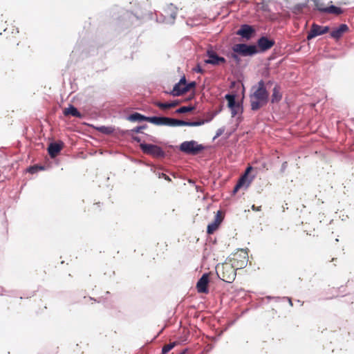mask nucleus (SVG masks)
<instances>
[{
  "label": "nucleus",
  "instance_id": "27",
  "mask_svg": "<svg viewBox=\"0 0 354 354\" xmlns=\"http://www.w3.org/2000/svg\"><path fill=\"white\" fill-rule=\"evenodd\" d=\"M176 345V342H172L168 344H165L162 349V354H166L169 351H170Z\"/></svg>",
  "mask_w": 354,
  "mask_h": 354
},
{
  "label": "nucleus",
  "instance_id": "29",
  "mask_svg": "<svg viewBox=\"0 0 354 354\" xmlns=\"http://www.w3.org/2000/svg\"><path fill=\"white\" fill-rule=\"evenodd\" d=\"M154 104L162 110L170 109L169 102L163 103L160 102H155Z\"/></svg>",
  "mask_w": 354,
  "mask_h": 354
},
{
  "label": "nucleus",
  "instance_id": "35",
  "mask_svg": "<svg viewBox=\"0 0 354 354\" xmlns=\"http://www.w3.org/2000/svg\"><path fill=\"white\" fill-rule=\"evenodd\" d=\"M194 71L198 73H203L204 70L201 67L199 64L196 66V67L194 69Z\"/></svg>",
  "mask_w": 354,
  "mask_h": 354
},
{
  "label": "nucleus",
  "instance_id": "42",
  "mask_svg": "<svg viewBox=\"0 0 354 354\" xmlns=\"http://www.w3.org/2000/svg\"><path fill=\"white\" fill-rule=\"evenodd\" d=\"M232 57H233L234 59H236L238 58L237 55H235V54H233V55H232Z\"/></svg>",
  "mask_w": 354,
  "mask_h": 354
},
{
  "label": "nucleus",
  "instance_id": "20",
  "mask_svg": "<svg viewBox=\"0 0 354 354\" xmlns=\"http://www.w3.org/2000/svg\"><path fill=\"white\" fill-rule=\"evenodd\" d=\"M282 97V95L280 92V88L278 86H275L272 91V94L271 96V102L272 104L279 102Z\"/></svg>",
  "mask_w": 354,
  "mask_h": 354
},
{
  "label": "nucleus",
  "instance_id": "14",
  "mask_svg": "<svg viewBox=\"0 0 354 354\" xmlns=\"http://www.w3.org/2000/svg\"><path fill=\"white\" fill-rule=\"evenodd\" d=\"M18 30L12 29V31L8 28L4 29L3 32L0 33V44H3L5 39H8V36L10 33H12L11 37L9 39L10 41L15 42L16 41V36L18 34Z\"/></svg>",
  "mask_w": 354,
  "mask_h": 354
},
{
  "label": "nucleus",
  "instance_id": "3",
  "mask_svg": "<svg viewBox=\"0 0 354 354\" xmlns=\"http://www.w3.org/2000/svg\"><path fill=\"white\" fill-rule=\"evenodd\" d=\"M203 149L204 147L194 140L185 141L180 145V150L187 154L196 155Z\"/></svg>",
  "mask_w": 354,
  "mask_h": 354
},
{
  "label": "nucleus",
  "instance_id": "21",
  "mask_svg": "<svg viewBox=\"0 0 354 354\" xmlns=\"http://www.w3.org/2000/svg\"><path fill=\"white\" fill-rule=\"evenodd\" d=\"M129 118L131 121H147L151 122L152 117H146L139 113H134L130 115Z\"/></svg>",
  "mask_w": 354,
  "mask_h": 354
},
{
  "label": "nucleus",
  "instance_id": "16",
  "mask_svg": "<svg viewBox=\"0 0 354 354\" xmlns=\"http://www.w3.org/2000/svg\"><path fill=\"white\" fill-rule=\"evenodd\" d=\"M178 9L173 4H169L163 10L164 17L174 20L177 15Z\"/></svg>",
  "mask_w": 354,
  "mask_h": 354
},
{
  "label": "nucleus",
  "instance_id": "39",
  "mask_svg": "<svg viewBox=\"0 0 354 354\" xmlns=\"http://www.w3.org/2000/svg\"><path fill=\"white\" fill-rule=\"evenodd\" d=\"M340 3L346 5V4L349 3V1L348 0H343L342 1L340 2Z\"/></svg>",
  "mask_w": 354,
  "mask_h": 354
},
{
  "label": "nucleus",
  "instance_id": "41",
  "mask_svg": "<svg viewBox=\"0 0 354 354\" xmlns=\"http://www.w3.org/2000/svg\"><path fill=\"white\" fill-rule=\"evenodd\" d=\"M133 139L138 142H140V139L139 138L135 137V138H133Z\"/></svg>",
  "mask_w": 354,
  "mask_h": 354
},
{
  "label": "nucleus",
  "instance_id": "24",
  "mask_svg": "<svg viewBox=\"0 0 354 354\" xmlns=\"http://www.w3.org/2000/svg\"><path fill=\"white\" fill-rule=\"evenodd\" d=\"M325 13L333 14L335 15H339L343 13V10L340 8L332 5V6L327 7V9H326V11Z\"/></svg>",
  "mask_w": 354,
  "mask_h": 354
},
{
  "label": "nucleus",
  "instance_id": "36",
  "mask_svg": "<svg viewBox=\"0 0 354 354\" xmlns=\"http://www.w3.org/2000/svg\"><path fill=\"white\" fill-rule=\"evenodd\" d=\"M169 103L170 109L176 107V106H178L179 104V102L178 101H173V102H169Z\"/></svg>",
  "mask_w": 354,
  "mask_h": 354
},
{
  "label": "nucleus",
  "instance_id": "25",
  "mask_svg": "<svg viewBox=\"0 0 354 354\" xmlns=\"http://www.w3.org/2000/svg\"><path fill=\"white\" fill-rule=\"evenodd\" d=\"M247 178H248L243 175L239 178L236 185L234 187L233 194H236L241 187H243L244 186V185L245 184V183L247 181Z\"/></svg>",
  "mask_w": 354,
  "mask_h": 354
},
{
  "label": "nucleus",
  "instance_id": "22",
  "mask_svg": "<svg viewBox=\"0 0 354 354\" xmlns=\"http://www.w3.org/2000/svg\"><path fill=\"white\" fill-rule=\"evenodd\" d=\"M64 114L66 116L71 115L77 118H82V114L78 111V110L75 106L72 105L64 110Z\"/></svg>",
  "mask_w": 354,
  "mask_h": 354
},
{
  "label": "nucleus",
  "instance_id": "7",
  "mask_svg": "<svg viewBox=\"0 0 354 354\" xmlns=\"http://www.w3.org/2000/svg\"><path fill=\"white\" fill-rule=\"evenodd\" d=\"M232 50L234 53L243 56L253 55L258 52L256 46L247 45L245 44H235L232 47Z\"/></svg>",
  "mask_w": 354,
  "mask_h": 354
},
{
  "label": "nucleus",
  "instance_id": "2",
  "mask_svg": "<svg viewBox=\"0 0 354 354\" xmlns=\"http://www.w3.org/2000/svg\"><path fill=\"white\" fill-rule=\"evenodd\" d=\"M236 270L234 265L230 262L218 264L216 267L218 277L223 281L227 283H231L235 279Z\"/></svg>",
  "mask_w": 354,
  "mask_h": 354
},
{
  "label": "nucleus",
  "instance_id": "12",
  "mask_svg": "<svg viewBox=\"0 0 354 354\" xmlns=\"http://www.w3.org/2000/svg\"><path fill=\"white\" fill-rule=\"evenodd\" d=\"M254 32V29L249 25H242L240 29L236 32V35L242 37L249 39L252 37V34Z\"/></svg>",
  "mask_w": 354,
  "mask_h": 354
},
{
  "label": "nucleus",
  "instance_id": "33",
  "mask_svg": "<svg viewBox=\"0 0 354 354\" xmlns=\"http://www.w3.org/2000/svg\"><path fill=\"white\" fill-rule=\"evenodd\" d=\"M146 128V125H144V126H140V127H137L133 129H131V131L133 133H140L142 129H144Z\"/></svg>",
  "mask_w": 354,
  "mask_h": 354
},
{
  "label": "nucleus",
  "instance_id": "6",
  "mask_svg": "<svg viewBox=\"0 0 354 354\" xmlns=\"http://www.w3.org/2000/svg\"><path fill=\"white\" fill-rule=\"evenodd\" d=\"M151 123L158 126L177 127L182 126L183 120L167 117L153 116L151 118Z\"/></svg>",
  "mask_w": 354,
  "mask_h": 354
},
{
  "label": "nucleus",
  "instance_id": "38",
  "mask_svg": "<svg viewBox=\"0 0 354 354\" xmlns=\"http://www.w3.org/2000/svg\"><path fill=\"white\" fill-rule=\"evenodd\" d=\"M252 210H254V211L259 212V211H261V206H258V207H257V206H255L254 205H253L252 206Z\"/></svg>",
  "mask_w": 354,
  "mask_h": 354
},
{
  "label": "nucleus",
  "instance_id": "26",
  "mask_svg": "<svg viewBox=\"0 0 354 354\" xmlns=\"http://www.w3.org/2000/svg\"><path fill=\"white\" fill-rule=\"evenodd\" d=\"M315 6L316 9L322 12H326L327 7L325 3L320 0L315 1Z\"/></svg>",
  "mask_w": 354,
  "mask_h": 354
},
{
  "label": "nucleus",
  "instance_id": "9",
  "mask_svg": "<svg viewBox=\"0 0 354 354\" xmlns=\"http://www.w3.org/2000/svg\"><path fill=\"white\" fill-rule=\"evenodd\" d=\"M328 31V26H322L316 24H313L310 30L308 33L307 39L310 40L317 36L327 33Z\"/></svg>",
  "mask_w": 354,
  "mask_h": 354
},
{
  "label": "nucleus",
  "instance_id": "11",
  "mask_svg": "<svg viewBox=\"0 0 354 354\" xmlns=\"http://www.w3.org/2000/svg\"><path fill=\"white\" fill-rule=\"evenodd\" d=\"M209 274L205 273L202 275V277L199 279L196 283V289L198 292L199 293H208V284H209Z\"/></svg>",
  "mask_w": 354,
  "mask_h": 354
},
{
  "label": "nucleus",
  "instance_id": "17",
  "mask_svg": "<svg viewBox=\"0 0 354 354\" xmlns=\"http://www.w3.org/2000/svg\"><path fill=\"white\" fill-rule=\"evenodd\" d=\"M62 144L59 143H51L48 148V151L50 157H56L62 149Z\"/></svg>",
  "mask_w": 354,
  "mask_h": 354
},
{
  "label": "nucleus",
  "instance_id": "28",
  "mask_svg": "<svg viewBox=\"0 0 354 354\" xmlns=\"http://www.w3.org/2000/svg\"><path fill=\"white\" fill-rule=\"evenodd\" d=\"M194 109V106H181L176 111V113H185L192 111Z\"/></svg>",
  "mask_w": 354,
  "mask_h": 354
},
{
  "label": "nucleus",
  "instance_id": "10",
  "mask_svg": "<svg viewBox=\"0 0 354 354\" xmlns=\"http://www.w3.org/2000/svg\"><path fill=\"white\" fill-rule=\"evenodd\" d=\"M223 219V213L221 211H218L215 216L214 220L212 223L207 225V233L208 234H214L218 228Z\"/></svg>",
  "mask_w": 354,
  "mask_h": 354
},
{
  "label": "nucleus",
  "instance_id": "31",
  "mask_svg": "<svg viewBox=\"0 0 354 354\" xmlns=\"http://www.w3.org/2000/svg\"><path fill=\"white\" fill-rule=\"evenodd\" d=\"M41 169H43L42 167H39L38 165H33V166L30 167L28 169V171L30 174H35L39 170H41Z\"/></svg>",
  "mask_w": 354,
  "mask_h": 354
},
{
  "label": "nucleus",
  "instance_id": "43",
  "mask_svg": "<svg viewBox=\"0 0 354 354\" xmlns=\"http://www.w3.org/2000/svg\"><path fill=\"white\" fill-rule=\"evenodd\" d=\"M221 134V132H218V133H216V136H219Z\"/></svg>",
  "mask_w": 354,
  "mask_h": 354
},
{
  "label": "nucleus",
  "instance_id": "5",
  "mask_svg": "<svg viewBox=\"0 0 354 354\" xmlns=\"http://www.w3.org/2000/svg\"><path fill=\"white\" fill-rule=\"evenodd\" d=\"M140 147L144 153L150 155L154 158H162L165 156L164 151L159 146L152 144L141 143Z\"/></svg>",
  "mask_w": 354,
  "mask_h": 354
},
{
  "label": "nucleus",
  "instance_id": "30",
  "mask_svg": "<svg viewBox=\"0 0 354 354\" xmlns=\"http://www.w3.org/2000/svg\"><path fill=\"white\" fill-rule=\"evenodd\" d=\"M95 302H100V301H97L95 299L91 297H83V304L84 305H86V304H88L89 303H91V304L95 303Z\"/></svg>",
  "mask_w": 354,
  "mask_h": 354
},
{
  "label": "nucleus",
  "instance_id": "40",
  "mask_svg": "<svg viewBox=\"0 0 354 354\" xmlns=\"http://www.w3.org/2000/svg\"><path fill=\"white\" fill-rule=\"evenodd\" d=\"M164 177H165V179L167 180H171V179L169 178V177L168 176H167L166 174H163Z\"/></svg>",
  "mask_w": 354,
  "mask_h": 354
},
{
  "label": "nucleus",
  "instance_id": "23",
  "mask_svg": "<svg viewBox=\"0 0 354 354\" xmlns=\"http://www.w3.org/2000/svg\"><path fill=\"white\" fill-rule=\"evenodd\" d=\"M209 120H199L198 121L194 122H187L183 120L182 126H189V127H197L204 124L205 122H209Z\"/></svg>",
  "mask_w": 354,
  "mask_h": 354
},
{
  "label": "nucleus",
  "instance_id": "44",
  "mask_svg": "<svg viewBox=\"0 0 354 354\" xmlns=\"http://www.w3.org/2000/svg\"><path fill=\"white\" fill-rule=\"evenodd\" d=\"M336 260H337V259H335V258H333L332 259V261H336Z\"/></svg>",
  "mask_w": 354,
  "mask_h": 354
},
{
  "label": "nucleus",
  "instance_id": "8",
  "mask_svg": "<svg viewBox=\"0 0 354 354\" xmlns=\"http://www.w3.org/2000/svg\"><path fill=\"white\" fill-rule=\"evenodd\" d=\"M207 56L208 58L204 61L205 64H212L214 66H219L226 62V60L224 57L218 56L217 53L212 49H209L207 50Z\"/></svg>",
  "mask_w": 354,
  "mask_h": 354
},
{
  "label": "nucleus",
  "instance_id": "19",
  "mask_svg": "<svg viewBox=\"0 0 354 354\" xmlns=\"http://www.w3.org/2000/svg\"><path fill=\"white\" fill-rule=\"evenodd\" d=\"M225 99L227 100L228 106L232 111V115H235L236 112L234 111V109L239 108V104L236 102L234 95L227 94L225 95Z\"/></svg>",
  "mask_w": 354,
  "mask_h": 354
},
{
  "label": "nucleus",
  "instance_id": "1",
  "mask_svg": "<svg viewBox=\"0 0 354 354\" xmlns=\"http://www.w3.org/2000/svg\"><path fill=\"white\" fill-rule=\"evenodd\" d=\"M251 109L253 111L259 110L266 105L268 101V93L265 88L263 80L258 83L257 88L250 96Z\"/></svg>",
  "mask_w": 354,
  "mask_h": 354
},
{
  "label": "nucleus",
  "instance_id": "18",
  "mask_svg": "<svg viewBox=\"0 0 354 354\" xmlns=\"http://www.w3.org/2000/svg\"><path fill=\"white\" fill-rule=\"evenodd\" d=\"M348 30V27L346 24H341L337 29L333 30L330 32V36L336 39H339L342 35Z\"/></svg>",
  "mask_w": 354,
  "mask_h": 354
},
{
  "label": "nucleus",
  "instance_id": "37",
  "mask_svg": "<svg viewBox=\"0 0 354 354\" xmlns=\"http://www.w3.org/2000/svg\"><path fill=\"white\" fill-rule=\"evenodd\" d=\"M252 169V167H250H250H248L246 169V170H245V173H244L243 176H245V177H247V178H248V174L250 172V171H251Z\"/></svg>",
  "mask_w": 354,
  "mask_h": 354
},
{
  "label": "nucleus",
  "instance_id": "34",
  "mask_svg": "<svg viewBox=\"0 0 354 354\" xmlns=\"http://www.w3.org/2000/svg\"><path fill=\"white\" fill-rule=\"evenodd\" d=\"M98 130L102 133H109L111 132V131L109 130V128L108 127H101L100 128H98Z\"/></svg>",
  "mask_w": 354,
  "mask_h": 354
},
{
  "label": "nucleus",
  "instance_id": "15",
  "mask_svg": "<svg viewBox=\"0 0 354 354\" xmlns=\"http://www.w3.org/2000/svg\"><path fill=\"white\" fill-rule=\"evenodd\" d=\"M258 46L262 50L265 51L271 48L274 45V41L268 39L266 37H262L258 40Z\"/></svg>",
  "mask_w": 354,
  "mask_h": 354
},
{
  "label": "nucleus",
  "instance_id": "13",
  "mask_svg": "<svg viewBox=\"0 0 354 354\" xmlns=\"http://www.w3.org/2000/svg\"><path fill=\"white\" fill-rule=\"evenodd\" d=\"M186 83V79L183 77L178 83L176 84L174 86L173 90L170 92V94L174 96H179L185 93L186 91H184L185 84Z\"/></svg>",
  "mask_w": 354,
  "mask_h": 354
},
{
  "label": "nucleus",
  "instance_id": "32",
  "mask_svg": "<svg viewBox=\"0 0 354 354\" xmlns=\"http://www.w3.org/2000/svg\"><path fill=\"white\" fill-rule=\"evenodd\" d=\"M195 86H196V82H190L189 84H187V82H186L185 84L184 91H186V92H187L190 89L195 88Z\"/></svg>",
  "mask_w": 354,
  "mask_h": 354
},
{
  "label": "nucleus",
  "instance_id": "4",
  "mask_svg": "<svg viewBox=\"0 0 354 354\" xmlns=\"http://www.w3.org/2000/svg\"><path fill=\"white\" fill-rule=\"evenodd\" d=\"M248 261V252L244 250H241L239 252L235 253L230 259V263L238 270L245 268Z\"/></svg>",
  "mask_w": 354,
  "mask_h": 354
}]
</instances>
